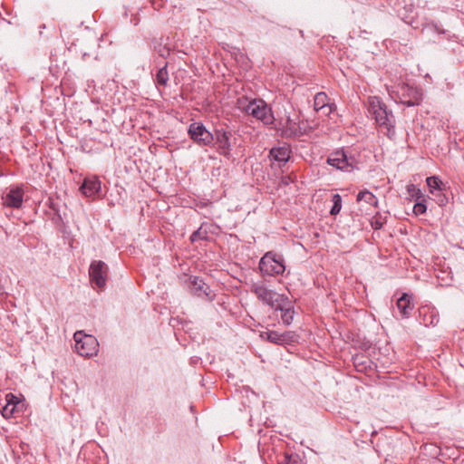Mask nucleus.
Masks as SVG:
<instances>
[{
    "instance_id": "f257e3e1",
    "label": "nucleus",
    "mask_w": 464,
    "mask_h": 464,
    "mask_svg": "<svg viewBox=\"0 0 464 464\" xmlns=\"http://www.w3.org/2000/svg\"><path fill=\"white\" fill-rule=\"evenodd\" d=\"M237 107L242 112L261 121L264 124H271L274 121L271 108L262 99L249 100L246 97H241L237 101Z\"/></svg>"
},
{
    "instance_id": "f03ea898",
    "label": "nucleus",
    "mask_w": 464,
    "mask_h": 464,
    "mask_svg": "<svg viewBox=\"0 0 464 464\" xmlns=\"http://www.w3.org/2000/svg\"><path fill=\"white\" fill-rule=\"evenodd\" d=\"M369 111L381 127H384L388 131L393 129L395 122L393 114L387 110L386 105L377 97L371 98Z\"/></svg>"
},
{
    "instance_id": "7ed1b4c3",
    "label": "nucleus",
    "mask_w": 464,
    "mask_h": 464,
    "mask_svg": "<svg viewBox=\"0 0 464 464\" xmlns=\"http://www.w3.org/2000/svg\"><path fill=\"white\" fill-rule=\"evenodd\" d=\"M75 341V351L82 357H91L98 353V341L92 335L84 334L78 331L73 335Z\"/></svg>"
},
{
    "instance_id": "20e7f679",
    "label": "nucleus",
    "mask_w": 464,
    "mask_h": 464,
    "mask_svg": "<svg viewBox=\"0 0 464 464\" xmlns=\"http://www.w3.org/2000/svg\"><path fill=\"white\" fill-rule=\"evenodd\" d=\"M260 271L264 275L276 276L285 272V266L283 258L273 253L267 252L259 262Z\"/></svg>"
},
{
    "instance_id": "39448f33",
    "label": "nucleus",
    "mask_w": 464,
    "mask_h": 464,
    "mask_svg": "<svg viewBox=\"0 0 464 464\" xmlns=\"http://www.w3.org/2000/svg\"><path fill=\"white\" fill-rule=\"evenodd\" d=\"M251 292H253L264 304L270 305L276 310H277L281 305L280 302L286 301V297L284 295L277 294L266 288L263 284L252 285Z\"/></svg>"
},
{
    "instance_id": "423d86ee",
    "label": "nucleus",
    "mask_w": 464,
    "mask_h": 464,
    "mask_svg": "<svg viewBox=\"0 0 464 464\" xmlns=\"http://www.w3.org/2000/svg\"><path fill=\"white\" fill-rule=\"evenodd\" d=\"M190 138L198 145L207 146L214 141V134L200 122H193L188 127Z\"/></svg>"
},
{
    "instance_id": "0eeeda50",
    "label": "nucleus",
    "mask_w": 464,
    "mask_h": 464,
    "mask_svg": "<svg viewBox=\"0 0 464 464\" xmlns=\"http://www.w3.org/2000/svg\"><path fill=\"white\" fill-rule=\"evenodd\" d=\"M89 275L91 281L94 283L98 288L102 289L106 285L108 277V266L102 261H93L91 264Z\"/></svg>"
},
{
    "instance_id": "6e6552de",
    "label": "nucleus",
    "mask_w": 464,
    "mask_h": 464,
    "mask_svg": "<svg viewBox=\"0 0 464 464\" xmlns=\"http://www.w3.org/2000/svg\"><path fill=\"white\" fill-rule=\"evenodd\" d=\"M327 162L338 169L351 171L354 169L356 160L348 157L343 150H337L331 154Z\"/></svg>"
},
{
    "instance_id": "1a4fd4ad",
    "label": "nucleus",
    "mask_w": 464,
    "mask_h": 464,
    "mask_svg": "<svg viewBox=\"0 0 464 464\" xmlns=\"http://www.w3.org/2000/svg\"><path fill=\"white\" fill-rule=\"evenodd\" d=\"M3 204L5 207L19 208L24 201V189L22 187L14 186L7 189L2 198Z\"/></svg>"
},
{
    "instance_id": "9d476101",
    "label": "nucleus",
    "mask_w": 464,
    "mask_h": 464,
    "mask_svg": "<svg viewBox=\"0 0 464 464\" xmlns=\"http://www.w3.org/2000/svg\"><path fill=\"white\" fill-rule=\"evenodd\" d=\"M231 132L227 131L223 129L217 130L215 131L214 140H216L217 143V150L220 155H223L224 157L229 159L231 156V143H230V138H231Z\"/></svg>"
},
{
    "instance_id": "9b49d317",
    "label": "nucleus",
    "mask_w": 464,
    "mask_h": 464,
    "mask_svg": "<svg viewBox=\"0 0 464 464\" xmlns=\"http://www.w3.org/2000/svg\"><path fill=\"white\" fill-rule=\"evenodd\" d=\"M260 337L276 344H286L297 340V335L293 332L279 334L276 331H266L260 334Z\"/></svg>"
},
{
    "instance_id": "f8f14e48",
    "label": "nucleus",
    "mask_w": 464,
    "mask_h": 464,
    "mask_svg": "<svg viewBox=\"0 0 464 464\" xmlns=\"http://www.w3.org/2000/svg\"><path fill=\"white\" fill-rule=\"evenodd\" d=\"M304 132V128L299 121L298 117L292 118L287 116L282 129V134L285 137L300 136Z\"/></svg>"
},
{
    "instance_id": "ddd939ff",
    "label": "nucleus",
    "mask_w": 464,
    "mask_h": 464,
    "mask_svg": "<svg viewBox=\"0 0 464 464\" xmlns=\"http://www.w3.org/2000/svg\"><path fill=\"white\" fill-rule=\"evenodd\" d=\"M82 192L87 197L100 196L101 181L97 177L86 178L81 186Z\"/></svg>"
},
{
    "instance_id": "4468645a",
    "label": "nucleus",
    "mask_w": 464,
    "mask_h": 464,
    "mask_svg": "<svg viewBox=\"0 0 464 464\" xmlns=\"http://www.w3.org/2000/svg\"><path fill=\"white\" fill-rule=\"evenodd\" d=\"M5 401H6V403L5 405L2 408V415L5 418V419H8V418H12L14 416V413H15V411H16V407H17V404L20 403V401L19 399L14 395L13 393H8L6 394L5 396Z\"/></svg>"
},
{
    "instance_id": "2eb2a0df",
    "label": "nucleus",
    "mask_w": 464,
    "mask_h": 464,
    "mask_svg": "<svg viewBox=\"0 0 464 464\" xmlns=\"http://www.w3.org/2000/svg\"><path fill=\"white\" fill-rule=\"evenodd\" d=\"M291 150L289 146L284 145L273 148L270 150V157L279 163H285L290 159Z\"/></svg>"
},
{
    "instance_id": "dca6fc26",
    "label": "nucleus",
    "mask_w": 464,
    "mask_h": 464,
    "mask_svg": "<svg viewBox=\"0 0 464 464\" xmlns=\"http://www.w3.org/2000/svg\"><path fill=\"white\" fill-rule=\"evenodd\" d=\"M397 307L403 317H409L414 308L411 303V295L403 294L397 301Z\"/></svg>"
},
{
    "instance_id": "f3484780",
    "label": "nucleus",
    "mask_w": 464,
    "mask_h": 464,
    "mask_svg": "<svg viewBox=\"0 0 464 464\" xmlns=\"http://www.w3.org/2000/svg\"><path fill=\"white\" fill-rule=\"evenodd\" d=\"M190 288L191 291L198 296L208 295V293L207 292L208 286H207L204 281L198 276L190 278Z\"/></svg>"
},
{
    "instance_id": "a211bd4d",
    "label": "nucleus",
    "mask_w": 464,
    "mask_h": 464,
    "mask_svg": "<svg viewBox=\"0 0 464 464\" xmlns=\"http://www.w3.org/2000/svg\"><path fill=\"white\" fill-rule=\"evenodd\" d=\"M280 306L277 310L282 312L281 318L285 324L288 325L292 323L294 318V311L291 309L290 302L286 297V301L280 302Z\"/></svg>"
},
{
    "instance_id": "6ab92c4d",
    "label": "nucleus",
    "mask_w": 464,
    "mask_h": 464,
    "mask_svg": "<svg viewBox=\"0 0 464 464\" xmlns=\"http://www.w3.org/2000/svg\"><path fill=\"white\" fill-rule=\"evenodd\" d=\"M420 315H422V323L425 325H436L439 323V316L433 309L430 308H422L420 311Z\"/></svg>"
},
{
    "instance_id": "aec40b11",
    "label": "nucleus",
    "mask_w": 464,
    "mask_h": 464,
    "mask_svg": "<svg viewBox=\"0 0 464 464\" xmlns=\"http://www.w3.org/2000/svg\"><path fill=\"white\" fill-rule=\"evenodd\" d=\"M426 182L429 187L430 192L432 195H439L440 192L443 191L445 187L442 181L438 177L435 176L427 178Z\"/></svg>"
},
{
    "instance_id": "412c9836",
    "label": "nucleus",
    "mask_w": 464,
    "mask_h": 464,
    "mask_svg": "<svg viewBox=\"0 0 464 464\" xmlns=\"http://www.w3.org/2000/svg\"><path fill=\"white\" fill-rule=\"evenodd\" d=\"M329 107L328 97L324 92H318L314 96V108L315 111L324 110Z\"/></svg>"
},
{
    "instance_id": "4be33fe9",
    "label": "nucleus",
    "mask_w": 464,
    "mask_h": 464,
    "mask_svg": "<svg viewBox=\"0 0 464 464\" xmlns=\"http://www.w3.org/2000/svg\"><path fill=\"white\" fill-rule=\"evenodd\" d=\"M357 200H364L366 203L372 206H377L378 203L376 197L368 190L360 191L357 195Z\"/></svg>"
},
{
    "instance_id": "5701e85b",
    "label": "nucleus",
    "mask_w": 464,
    "mask_h": 464,
    "mask_svg": "<svg viewBox=\"0 0 464 464\" xmlns=\"http://www.w3.org/2000/svg\"><path fill=\"white\" fill-rule=\"evenodd\" d=\"M278 464H302V460L297 454H284L278 459Z\"/></svg>"
},
{
    "instance_id": "b1692460",
    "label": "nucleus",
    "mask_w": 464,
    "mask_h": 464,
    "mask_svg": "<svg viewBox=\"0 0 464 464\" xmlns=\"http://www.w3.org/2000/svg\"><path fill=\"white\" fill-rule=\"evenodd\" d=\"M157 83L162 86H166L169 81V73L167 71V64L159 70L156 74Z\"/></svg>"
},
{
    "instance_id": "393cba45",
    "label": "nucleus",
    "mask_w": 464,
    "mask_h": 464,
    "mask_svg": "<svg viewBox=\"0 0 464 464\" xmlns=\"http://www.w3.org/2000/svg\"><path fill=\"white\" fill-rule=\"evenodd\" d=\"M333 203H334V205L331 208L330 213L332 215H336L340 212L341 208H342V198L339 194H334L333 196Z\"/></svg>"
},
{
    "instance_id": "a878e982",
    "label": "nucleus",
    "mask_w": 464,
    "mask_h": 464,
    "mask_svg": "<svg viewBox=\"0 0 464 464\" xmlns=\"http://www.w3.org/2000/svg\"><path fill=\"white\" fill-rule=\"evenodd\" d=\"M407 191L411 197L420 198L422 197L421 191L415 185L410 184L407 186Z\"/></svg>"
},
{
    "instance_id": "bb28decb",
    "label": "nucleus",
    "mask_w": 464,
    "mask_h": 464,
    "mask_svg": "<svg viewBox=\"0 0 464 464\" xmlns=\"http://www.w3.org/2000/svg\"><path fill=\"white\" fill-rule=\"evenodd\" d=\"M427 210V207L424 203H421V202H418L414 205L413 207V212L416 214V215H422L426 212Z\"/></svg>"
},
{
    "instance_id": "cd10ccee",
    "label": "nucleus",
    "mask_w": 464,
    "mask_h": 464,
    "mask_svg": "<svg viewBox=\"0 0 464 464\" xmlns=\"http://www.w3.org/2000/svg\"><path fill=\"white\" fill-rule=\"evenodd\" d=\"M433 196L437 198V202L440 206H443L448 202L447 197L442 194V192H440L439 195L437 194Z\"/></svg>"
},
{
    "instance_id": "c85d7f7f",
    "label": "nucleus",
    "mask_w": 464,
    "mask_h": 464,
    "mask_svg": "<svg viewBox=\"0 0 464 464\" xmlns=\"http://www.w3.org/2000/svg\"><path fill=\"white\" fill-rule=\"evenodd\" d=\"M419 102H420V99L419 98H415L414 100H407V101H403L402 102V103L407 105L408 107L418 105Z\"/></svg>"
},
{
    "instance_id": "c756f323",
    "label": "nucleus",
    "mask_w": 464,
    "mask_h": 464,
    "mask_svg": "<svg viewBox=\"0 0 464 464\" xmlns=\"http://www.w3.org/2000/svg\"><path fill=\"white\" fill-rule=\"evenodd\" d=\"M159 53H160V56L165 57L170 53V49L164 47L162 50H160Z\"/></svg>"
},
{
    "instance_id": "7c9ffc66",
    "label": "nucleus",
    "mask_w": 464,
    "mask_h": 464,
    "mask_svg": "<svg viewBox=\"0 0 464 464\" xmlns=\"http://www.w3.org/2000/svg\"><path fill=\"white\" fill-rule=\"evenodd\" d=\"M198 235H199V231H195L194 233H192V235L190 237L191 241H196L197 238L198 237Z\"/></svg>"
},
{
    "instance_id": "2f4dec72",
    "label": "nucleus",
    "mask_w": 464,
    "mask_h": 464,
    "mask_svg": "<svg viewBox=\"0 0 464 464\" xmlns=\"http://www.w3.org/2000/svg\"><path fill=\"white\" fill-rule=\"evenodd\" d=\"M381 227V224H379L378 222L375 223V226H374V228L375 229H378Z\"/></svg>"
}]
</instances>
